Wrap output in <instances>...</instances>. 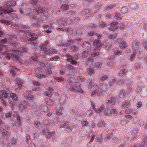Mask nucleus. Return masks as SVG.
<instances>
[{
	"mask_svg": "<svg viewBox=\"0 0 147 147\" xmlns=\"http://www.w3.org/2000/svg\"><path fill=\"white\" fill-rule=\"evenodd\" d=\"M20 51H18L16 50H14L13 52L14 54L13 55H12L13 57H14L15 58H17V56L16 55H18L19 54H20V52H26L27 51V50L26 49L24 48H21L20 50Z\"/></svg>",
	"mask_w": 147,
	"mask_h": 147,
	"instance_id": "obj_1",
	"label": "nucleus"
},
{
	"mask_svg": "<svg viewBox=\"0 0 147 147\" xmlns=\"http://www.w3.org/2000/svg\"><path fill=\"white\" fill-rule=\"evenodd\" d=\"M24 82L21 80L20 79L18 78L17 79L16 84H17L18 87L19 89L22 88V85L24 84Z\"/></svg>",
	"mask_w": 147,
	"mask_h": 147,
	"instance_id": "obj_2",
	"label": "nucleus"
},
{
	"mask_svg": "<svg viewBox=\"0 0 147 147\" xmlns=\"http://www.w3.org/2000/svg\"><path fill=\"white\" fill-rule=\"evenodd\" d=\"M125 112L126 114L134 115H135L137 114V111L136 110H130L128 109H126Z\"/></svg>",
	"mask_w": 147,
	"mask_h": 147,
	"instance_id": "obj_3",
	"label": "nucleus"
},
{
	"mask_svg": "<svg viewBox=\"0 0 147 147\" xmlns=\"http://www.w3.org/2000/svg\"><path fill=\"white\" fill-rule=\"evenodd\" d=\"M0 93L5 98H7L8 97V95L9 94V92L8 90L6 92L3 90H1Z\"/></svg>",
	"mask_w": 147,
	"mask_h": 147,
	"instance_id": "obj_4",
	"label": "nucleus"
},
{
	"mask_svg": "<svg viewBox=\"0 0 147 147\" xmlns=\"http://www.w3.org/2000/svg\"><path fill=\"white\" fill-rule=\"evenodd\" d=\"M48 92H46L45 93V95H46L47 96H49V97H50L51 96V92L53 91V90L52 88H48Z\"/></svg>",
	"mask_w": 147,
	"mask_h": 147,
	"instance_id": "obj_5",
	"label": "nucleus"
},
{
	"mask_svg": "<svg viewBox=\"0 0 147 147\" xmlns=\"http://www.w3.org/2000/svg\"><path fill=\"white\" fill-rule=\"evenodd\" d=\"M96 140L97 142H101L102 140V134H99L97 135L96 138Z\"/></svg>",
	"mask_w": 147,
	"mask_h": 147,
	"instance_id": "obj_6",
	"label": "nucleus"
},
{
	"mask_svg": "<svg viewBox=\"0 0 147 147\" xmlns=\"http://www.w3.org/2000/svg\"><path fill=\"white\" fill-rule=\"evenodd\" d=\"M13 11L12 10H10L9 11H8L7 10H2L1 8L0 9V15H2L3 13H9L10 12H12Z\"/></svg>",
	"mask_w": 147,
	"mask_h": 147,
	"instance_id": "obj_7",
	"label": "nucleus"
},
{
	"mask_svg": "<svg viewBox=\"0 0 147 147\" xmlns=\"http://www.w3.org/2000/svg\"><path fill=\"white\" fill-rule=\"evenodd\" d=\"M127 47V45L124 42H121L119 45V47L121 49H125Z\"/></svg>",
	"mask_w": 147,
	"mask_h": 147,
	"instance_id": "obj_8",
	"label": "nucleus"
},
{
	"mask_svg": "<svg viewBox=\"0 0 147 147\" xmlns=\"http://www.w3.org/2000/svg\"><path fill=\"white\" fill-rule=\"evenodd\" d=\"M16 5V3L14 1L8 2L6 4L7 6L8 7H10L14 6Z\"/></svg>",
	"mask_w": 147,
	"mask_h": 147,
	"instance_id": "obj_9",
	"label": "nucleus"
},
{
	"mask_svg": "<svg viewBox=\"0 0 147 147\" xmlns=\"http://www.w3.org/2000/svg\"><path fill=\"white\" fill-rule=\"evenodd\" d=\"M94 45L96 47L99 48L101 46V44L98 40H96L94 42Z\"/></svg>",
	"mask_w": 147,
	"mask_h": 147,
	"instance_id": "obj_10",
	"label": "nucleus"
},
{
	"mask_svg": "<svg viewBox=\"0 0 147 147\" xmlns=\"http://www.w3.org/2000/svg\"><path fill=\"white\" fill-rule=\"evenodd\" d=\"M102 65L100 63H97L94 65V67L95 69L99 70L101 67Z\"/></svg>",
	"mask_w": 147,
	"mask_h": 147,
	"instance_id": "obj_11",
	"label": "nucleus"
},
{
	"mask_svg": "<svg viewBox=\"0 0 147 147\" xmlns=\"http://www.w3.org/2000/svg\"><path fill=\"white\" fill-rule=\"evenodd\" d=\"M0 132L1 134L4 135H8L9 134V133L2 128L0 129Z\"/></svg>",
	"mask_w": 147,
	"mask_h": 147,
	"instance_id": "obj_12",
	"label": "nucleus"
},
{
	"mask_svg": "<svg viewBox=\"0 0 147 147\" xmlns=\"http://www.w3.org/2000/svg\"><path fill=\"white\" fill-rule=\"evenodd\" d=\"M17 69L16 68L14 67L13 66L12 68L10 70V72L11 74L13 75H15L16 74V71Z\"/></svg>",
	"mask_w": 147,
	"mask_h": 147,
	"instance_id": "obj_13",
	"label": "nucleus"
},
{
	"mask_svg": "<svg viewBox=\"0 0 147 147\" xmlns=\"http://www.w3.org/2000/svg\"><path fill=\"white\" fill-rule=\"evenodd\" d=\"M46 103L49 105H53V102L50 99H48L46 100Z\"/></svg>",
	"mask_w": 147,
	"mask_h": 147,
	"instance_id": "obj_14",
	"label": "nucleus"
},
{
	"mask_svg": "<svg viewBox=\"0 0 147 147\" xmlns=\"http://www.w3.org/2000/svg\"><path fill=\"white\" fill-rule=\"evenodd\" d=\"M88 74L90 75H92L94 73V71L93 69L89 68L88 70Z\"/></svg>",
	"mask_w": 147,
	"mask_h": 147,
	"instance_id": "obj_15",
	"label": "nucleus"
},
{
	"mask_svg": "<svg viewBox=\"0 0 147 147\" xmlns=\"http://www.w3.org/2000/svg\"><path fill=\"white\" fill-rule=\"evenodd\" d=\"M61 8L63 10H66L68 9V6L67 5L65 4L62 5Z\"/></svg>",
	"mask_w": 147,
	"mask_h": 147,
	"instance_id": "obj_16",
	"label": "nucleus"
},
{
	"mask_svg": "<svg viewBox=\"0 0 147 147\" xmlns=\"http://www.w3.org/2000/svg\"><path fill=\"white\" fill-rule=\"evenodd\" d=\"M41 49L44 51V53L45 54H49L51 53V52L49 50H47L44 48H41Z\"/></svg>",
	"mask_w": 147,
	"mask_h": 147,
	"instance_id": "obj_17",
	"label": "nucleus"
},
{
	"mask_svg": "<svg viewBox=\"0 0 147 147\" xmlns=\"http://www.w3.org/2000/svg\"><path fill=\"white\" fill-rule=\"evenodd\" d=\"M125 95V92L123 90H121L119 93V96L120 97H123Z\"/></svg>",
	"mask_w": 147,
	"mask_h": 147,
	"instance_id": "obj_18",
	"label": "nucleus"
},
{
	"mask_svg": "<svg viewBox=\"0 0 147 147\" xmlns=\"http://www.w3.org/2000/svg\"><path fill=\"white\" fill-rule=\"evenodd\" d=\"M136 53L135 52H134L133 53H132L130 56V60L131 61H132L134 58L135 55H136Z\"/></svg>",
	"mask_w": 147,
	"mask_h": 147,
	"instance_id": "obj_19",
	"label": "nucleus"
},
{
	"mask_svg": "<svg viewBox=\"0 0 147 147\" xmlns=\"http://www.w3.org/2000/svg\"><path fill=\"white\" fill-rule=\"evenodd\" d=\"M11 97L13 98L14 100H17V97L16 95L14 93H11L10 94Z\"/></svg>",
	"mask_w": 147,
	"mask_h": 147,
	"instance_id": "obj_20",
	"label": "nucleus"
},
{
	"mask_svg": "<svg viewBox=\"0 0 147 147\" xmlns=\"http://www.w3.org/2000/svg\"><path fill=\"white\" fill-rule=\"evenodd\" d=\"M103 109V107L102 106L100 107L98 109H97V110H96V113H100V112H101L102 111Z\"/></svg>",
	"mask_w": 147,
	"mask_h": 147,
	"instance_id": "obj_21",
	"label": "nucleus"
},
{
	"mask_svg": "<svg viewBox=\"0 0 147 147\" xmlns=\"http://www.w3.org/2000/svg\"><path fill=\"white\" fill-rule=\"evenodd\" d=\"M99 126L101 127H103L105 125V123L104 121H102L99 122Z\"/></svg>",
	"mask_w": 147,
	"mask_h": 147,
	"instance_id": "obj_22",
	"label": "nucleus"
},
{
	"mask_svg": "<svg viewBox=\"0 0 147 147\" xmlns=\"http://www.w3.org/2000/svg\"><path fill=\"white\" fill-rule=\"evenodd\" d=\"M126 71L124 69H122L120 72V74L122 75L125 74L126 73Z\"/></svg>",
	"mask_w": 147,
	"mask_h": 147,
	"instance_id": "obj_23",
	"label": "nucleus"
},
{
	"mask_svg": "<svg viewBox=\"0 0 147 147\" xmlns=\"http://www.w3.org/2000/svg\"><path fill=\"white\" fill-rule=\"evenodd\" d=\"M100 27H103L106 26V24L102 22H100L99 24Z\"/></svg>",
	"mask_w": 147,
	"mask_h": 147,
	"instance_id": "obj_24",
	"label": "nucleus"
},
{
	"mask_svg": "<svg viewBox=\"0 0 147 147\" xmlns=\"http://www.w3.org/2000/svg\"><path fill=\"white\" fill-rule=\"evenodd\" d=\"M6 42V40L5 39H3L2 40L0 41V45L1 46L2 45H4Z\"/></svg>",
	"mask_w": 147,
	"mask_h": 147,
	"instance_id": "obj_25",
	"label": "nucleus"
},
{
	"mask_svg": "<svg viewBox=\"0 0 147 147\" xmlns=\"http://www.w3.org/2000/svg\"><path fill=\"white\" fill-rule=\"evenodd\" d=\"M111 114V112L110 109H108L106 112V114L108 116L110 115Z\"/></svg>",
	"mask_w": 147,
	"mask_h": 147,
	"instance_id": "obj_26",
	"label": "nucleus"
},
{
	"mask_svg": "<svg viewBox=\"0 0 147 147\" xmlns=\"http://www.w3.org/2000/svg\"><path fill=\"white\" fill-rule=\"evenodd\" d=\"M77 87H74L73 86H71L70 88L69 89L70 91H76L77 90L76 89L77 88Z\"/></svg>",
	"mask_w": 147,
	"mask_h": 147,
	"instance_id": "obj_27",
	"label": "nucleus"
},
{
	"mask_svg": "<svg viewBox=\"0 0 147 147\" xmlns=\"http://www.w3.org/2000/svg\"><path fill=\"white\" fill-rule=\"evenodd\" d=\"M46 76V75L43 74H40L37 75V77L38 78H45Z\"/></svg>",
	"mask_w": 147,
	"mask_h": 147,
	"instance_id": "obj_28",
	"label": "nucleus"
},
{
	"mask_svg": "<svg viewBox=\"0 0 147 147\" xmlns=\"http://www.w3.org/2000/svg\"><path fill=\"white\" fill-rule=\"evenodd\" d=\"M53 134L52 132H50V133H48L47 135V136L48 138H50L53 136Z\"/></svg>",
	"mask_w": 147,
	"mask_h": 147,
	"instance_id": "obj_29",
	"label": "nucleus"
},
{
	"mask_svg": "<svg viewBox=\"0 0 147 147\" xmlns=\"http://www.w3.org/2000/svg\"><path fill=\"white\" fill-rule=\"evenodd\" d=\"M88 122L86 121H83L82 122V124L83 126H86L87 125Z\"/></svg>",
	"mask_w": 147,
	"mask_h": 147,
	"instance_id": "obj_30",
	"label": "nucleus"
},
{
	"mask_svg": "<svg viewBox=\"0 0 147 147\" xmlns=\"http://www.w3.org/2000/svg\"><path fill=\"white\" fill-rule=\"evenodd\" d=\"M5 115H6V117H11V115H12V113H11V112H10L9 113H7Z\"/></svg>",
	"mask_w": 147,
	"mask_h": 147,
	"instance_id": "obj_31",
	"label": "nucleus"
},
{
	"mask_svg": "<svg viewBox=\"0 0 147 147\" xmlns=\"http://www.w3.org/2000/svg\"><path fill=\"white\" fill-rule=\"evenodd\" d=\"M32 95L31 94H27L26 96V97L27 98H28L30 99H32Z\"/></svg>",
	"mask_w": 147,
	"mask_h": 147,
	"instance_id": "obj_32",
	"label": "nucleus"
},
{
	"mask_svg": "<svg viewBox=\"0 0 147 147\" xmlns=\"http://www.w3.org/2000/svg\"><path fill=\"white\" fill-rule=\"evenodd\" d=\"M117 26H112L110 28V29L112 30H115L117 29Z\"/></svg>",
	"mask_w": 147,
	"mask_h": 147,
	"instance_id": "obj_33",
	"label": "nucleus"
},
{
	"mask_svg": "<svg viewBox=\"0 0 147 147\" xmlns=\"http://www.w3.org/2000/svg\"><path fill=\"white\" fill-rule=\"evenodd\" d=\"M129 114H128L126 115L125 116L126 117L127 119H132V116L131 115H129Z\"/></svg>",
	"mask_w": 147,
	"mask_h": 147,
	"instance_id": "obj_34",
	"label": "nucleus"
},
{
	"mask_svg": "<svg viewBox=\"0 0 147 147\" xmlns=\"http://www.w3.org/2000/svg\"><path fill=\"white\" fill-rule=\"evenodd\" d=\"M142 105V102H138L137 105V107L140 108L141 107Z\"/></svg>",
	"mask_w": 147,
	"mask_h": 147,
	"instance_id": "obj_35",
	"label": "nucleus"
},
{
	"mask_svg": "<svg viewBox=\"0 0 147 147\" xmlns=\"http://www.w3.org/2000/svg\"><path fill=\"white\" fill-rule=\"evenodd\" d=\"M52 72V71L49 69H47L45 71V73L47 74H50Z\"/></svg>",
	"mask_w": 147,
	"mask_h": 147,
	"instance_id": "obj_36",
	"label": "nucleus"
},
{
	"mask_svg": "<svg viewBox=\"0 0 147 147\" xmlns=\"http://www.w3.org/2000/svg\"><path fill=\"white\" fill-rule=\"evenodd\" d=\"M1 23H3L5 24H9L8 22L6 20H2L0 21Z\"/></svg>",
	"mask_w": 147,
	"mask_h": 147,
	"instance_id": "obj_37",
	"label": "nucleus"
},
{
	"mask_svg": "<svg viewBox=\"0 0 147 147\" xmlns=\"http://www.w3.org/2000/svg\"><path fill=\"white\" fill-rule=\"evenodd\" d=\"M107 78V76L106 75L103 76L101 77V79L102 80H105Z\"/></svg>",
	"mask_w": 147,
	"mask_h": 147,
	"instance_id": "obj_38",
	"label": "nucleus"
},
{
	"mask_svg": "<svg viewBox=\"0 0 147 147\" xmlns=\"http://www.w3.org/2000/svg\"><path fill=\"white\" fill-rule=\"evenodd\" d=\"M119 27L121 28H123L125 27V25L123 23H121L119 24Z\"/></svg>",
	"mask_w": 147,
	"mask_h": 147,
	"instance_id": "obj_39",
	"label": "nucleus"
},
{
	"mask_svg": "<svg viewBox=\"0 0 147 147\" xmlns=\"http://www.w3.org/2000/svg\"><path fill=\"white\" fill-rule=\"evenodd\" d=\"M112 112L114 114V115H116L117 114V111L114 109H113L112 110Z\"/></svg>",
	"mask_w": 147,
	"mask_h": 147,
	"instance_id": "obj_40",
	"label": "nucleus"
},
{
	"mask_svg": "<svg viewBox=\"0 0 147 147\" xmlns=\"http://www.w3.org/2000/svg\"><path fill=\"white\" fill-rule=\"evenodd\" d=\"M70 63L73 65H76L77 63L76 61L72 60H71Z\"/></svg>",
	"mask_w": 147,
	"mask_h": 147,
	"instance_id": "obj_41",
	"label": "nucleus"
},
{
	"mask_svg": "<svg viewBox=\"0 0 147 147\" xmlns=\"http://www.w3.org/2000/svg\"><path fill=\"white\" fill-rule=\"evenodd\" d=\"M108 65L110 66H111L112 65H115L114 64L113 62L112 61H110L108 63Z\"/></svg>",
	"mask_w": 147,
	"mask_h": 147,
	"instance_id": "obj_42",
	"label": "nucleus"
},
{
	"mask_svg": "<svg viewBox=\"0 0 147 147\" xmlns=\"http://www.w3.org/2000/svg\"><path fill=\"white\" fill-rule=\"evenodd\" d=\"M35 56H34V57H33L32 58V59L35 61H37L38 60V58L36 57V56H35Z\"/></svg>",
	"mask_w": 147,
	"mask_h": 147,
	"instance_id": "obj_43",
	"label": "nucleus"
},
{
	"mask_svg": "<svg viewBox=\"0 0 147 147\" xmlns=\"http://www.w3.org/2000/svg\"><path fill=\"white\" fill-rule=\"evenodd\" d=\"M35 125L38 127H39L40 126V125L39 122H37L35 123Z\"/></svg>",
	"mask_w": 147,
	"mask_h": 147,
	"instance_id": "obj_44",
	"label": "nucleus"
},
{
	"mask_svg": "<svg viewBox=\"0 0 147 147\" xmlns=\"http://www.w3.org/2000/svg\"><path fill=\"white\" fill-rule=\"evenodd\" d=\"M83 91L82 90V89L81 88H80L78 90V93H83Z\"/></svg>",
	"mask_w": 147,
	"mask_h": 147,
	"instance_id": "obj_45",
	"label": "nucleus"
},
{
	"mask_svg": "<svg viewBox=\"0 0 147 147\" xmlns=\"http://www.w3.org/2000/svg\"><path fill=\"white\" fill-rule=\"evenodd\" d=\"M79 80L80 81L82 82L84 80V79L82 76L79 77Z\"/></svg>",
	"mask_w": 147,
	"mask_h": 147,
	"instance_id": "obj_46",
	"label": "nucleus"
},
{
	"mask_svg": "<svg viewBox=\"0 0 147 147\" xmlns=\"http://www.w3.org/2000/svg\"><path fill=\"white\" fill-rule=\"evenodd\" d=\"M36 39V38L35 37H31L30 39V41L35 40Z\"/></svg>",
	"mask_w": 147,
	"mask_h": 147,
	"instance_id": "obj_47",
	"label": "nucleus"
},
{
	"mask_svg": "<svg viewBox=\"0 0 147 147\" xmlns=\"http://www.w3.org/2000/svg\"><path fill=\"white\" fill-rule=\"evenodd\" d=\"M125 104H126V105H124V103L123 104V105L124 107H127L128 105V103L126 102H125Z\"/></svg>",
	"mask_w": 147,
	"mask_h": 147,
	"instance_id": "obj_48",
	"label": "nucleus"
},
{
	"mask_svg": "<svg viewBox=\"0 0 147 147\" xmlns=\"http://www.w3.org/2000/svg\"><path fill=\"white\" fill-rule=\"evenodd\" d=\"M1 101H2V103H3V105H6V103L5 102L4 100L3 99H1Z\"/></svg>",
	"mask_w": 147,
	"mask_h": 147,
	"instance_id": "obj_49",
	"label": "nucleus"
},
{
	"mask_svg": "<svg viewBox=\"0 0 147 147\" xmlns=\"http://www.w3.org/2000/svg\"><path fill=\"white\" fill-rule=\"evenodd\" d=\"M98 55V53H94L92 54V56L93 57H95V56H97Z\"/></svg>",
	"mask_w": 147,
	"mask_h": 147,
	"instance_id": "obj_50",
	"label": "nucleus"
},
{
	"mask_svg": "<svg viewBox=\"0 0 147 147\" xmlns=\"http://www.w3.org/2000/svg\"><path fill=\"white\" fill-rule=\"evenodd\" d=\"M56 114L58 116H61L62 114V113H61L57 111V112Z\"/></svg>",
	"mask_w": 147,
	"mask_h": 147,
	"instance_id": "obj_51",
	"label": "nucleus"
},
{
	"mask_svg": "<svg viewBox=\"0 0 147 147\" xmlns=\"http://www.w3.org/2000/svg\"><path fill=\"white\" fill-rule=\"evenodd\" d=\"M73 51H77L78 50V48L77 47H76L75 46H74L73 47Z\"/></svg>",
	"mask_w": 147,
	"mask_h": 147,
	"instance_id": "obj_52",
	"label": "nucleus"
},
{
	"mask_svg": "<svg viewBox=\"0 0 147 147\" xmlns=\"http://www.w3.org/2000/svg\"><path fill=\"white\" fill-rule=\"evenodd\" d=\"M31 3H32L35 5L36 4L37 2L36 1H32Z\"/></svg>",
	"mask_w": 147,
	"mask_h": 147,
	"instance_id": "obj_53",
	"label": "nucleus"
},
{
	"mask_svg": "<svg viewBox=\"0 0 147 147\" xmlns=\"http://www.w3.org/2000/svg\"><path fill=\"white\" fill-rule=\"evenodd\" d=\"M33 83L34 85H36L39 84V83L38 82H33Z\"/></svg>",
	"mask_w": 147,
	"mask_h": 147,
	"instance_id": "obj_54",
	"label": "nucleus"
},
{
	"mask_svg": "<svg viewBox=\"0 0 147 147\" xmlns=\"http://www.w3.org/2000/svg\"><path fill=\"white\" fill-rule=\"evenodd\" d=\"M40 66L42 67H44L45 66V64L44 63H41L40 64Z\"/></svg>",
	"mask_w": 147,
	"mask_h": 147,
	"instance_id": "obj_55",
	"label": "nucleus"
},
{
	"mask_svg": "<svg viewBox=\"0 0 147 147\" xmlns=\"http://www.w3.org/2000/svg\"><path fill=\"white\" fill-rule=\"evenodd\" d=\"M17 120L18 121V122H19V123H21V122L20 121V118H19V117H18L17 118Z\"/></svg>",
	"mask_w": 147,
	"mask_h": 147,
	"instance_id": "obj_56",
	"label": "nucleus"
},
{
	"mask_svg": "<svg viewBox=\"0 0 147 147\" xmlns=\"http://www.w3.org/2000/svg\"><path fill=\"white\" fill-rule=\"evenodd\" d=\"M110 37L111 38H115L116 37V36L115 35H112L110 36Z\"/></svg>",
	"mask_w": 147,
	"mask_h": 147,
	"instance_id": "obj_57",
	"label": "nucleus"
},
{
	"mask_svg": "<svg viewBox=\"0 0 147 147\" xmlns=\"http://www.w3.org/2000/svg\"><path fill=\"white\" fill-rule=\"evenodd\" d=\"M95 126V124L94 123V122H92L91 123V126L92 127H94Z\"/></svg>",
	"mask_w": 147,
	"mask_h": 147,
	"instance_id": "obj_58",
	"label": "nucleus"
},
{
	"mask_svg": "<svg viewBox=\"0 0 147 147\" xmlns=\"http://www.w3.org/2000/svg\"><path fill=\"white\" fill-rule=\"evenodd\" d=\"M121 53V51H117V52H116L115 53V55H118V54H119V53Z\"/></svg>",
	"mask_w": 147,
	"mask_h": 147,
	"instance_id": "obj_59",
	"label": "nucleus"
},
{
	"mask_svg": "<svg viewBox=\"0 0 147 147\" xmlns=\"http://www.w3.org/2000/svg\"><path fill=\"white\" fill-rule=\"evenodd\" d=\"M4 74L3 72L1 71H0V75L3 76Z\"/></svg>",
	"mask_w": 147,
	"mask_h": 147,
	"instance_id": "obj_60",
	"label": "nucleus"
},
{
	"mask_svg": "<svg viewBox=\"0 0 147 147\" xmlns=\"http://www.w3.org/2000/svg\"><path fill=\"white\" fill-rule=\"evenodd\" d=\"M74 42V41H73V40H69V41H68V43H70V44L71 43V42H72V43H73Z\"/></svg>",
	"mask_w": 147,
	"mask_h": 147,
	"instance_id": "obj_61",
	"label": "nucleus"
},
{
	"mask_svg": "<svg viewBox=\"0 0 147 147\" xmlns=\"http://www.w3.org/2000/svg\"><path fill=\"white\" fill-rule=\"evenodd\" d=\"M4 55H5V57H8V58H10V55H7V54H5V53H4Z\"/></svg>",
	"mask_w": 147,
	"mask_h": 147,
	"instance_id": "obj_62",
	"label": "nucleus"
},
{
	"mask_svg": "<svg viewBox=\"0 0 147 147\" xmlns=\"http://www.w3.org/2000/svg\"><path fill=\"white\" fill-rule=\"evenodd\" d=\"M96 94V91H94L91 94L92 95H94V94Z\"/></svg>",
	"mask_w": 147,
	"mask_h": 147,
	"instance_id": "obj_63",
	"label": "nucleus"
},
{
	"mask_svg": "<svg viewBox=\"0 0 147 147\" xmlns=\"http://www.w3.org/2000/svg\"><path fill=\"white\" fill-rule=\"evenodd\" d=\"M88 114H92V111L91 110L89 111L88 113Z\"/></svg>",
	"mask_w": 147,
	"mask_h": 147,
	"instance_id": "obj_64",
	"label": "nucleus"
}]
</instances>
